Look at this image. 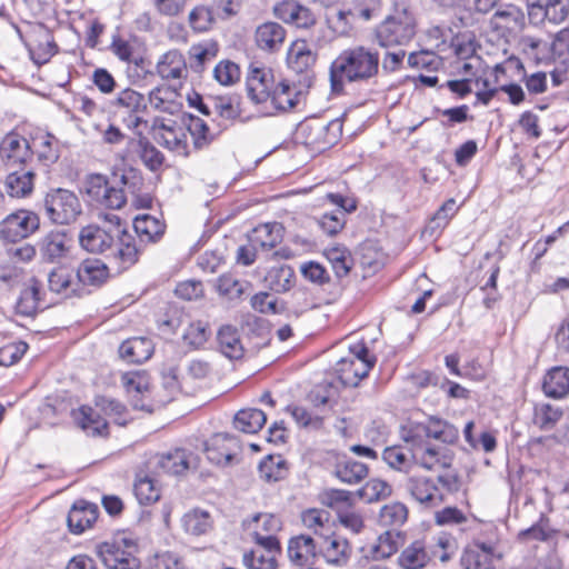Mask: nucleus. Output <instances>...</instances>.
<instances>
[{"mask_svg":"<svg viewBox=\"0 0 569 569\" xmlns=\"http://www.w3.org/2000/svg\"><path fill=\"white\" fill-rule=\"evenodd\" d=\"M380 71V52L368 46H355L342 50L330 63L329 79L331 92L340 94L345 86L368 84Z\"/></svg>","mask_w":569,"mask_h":569,"instance_id":"obj_1","label":"nucleus"},{"mask_svg":"<svg viewBox=\"0 0 569 569\" xmlns=\"http://www.w3.org/2000/svg\"><path fill=\"white\" fill-rule=\"evenodd\" d=\"M460 487L456 472L446 471L436 478L411 476L407 479L405 488L410 497L423 508L440 506L447 493L458 491Z\"/></svg>","mask_w":569,"mask_h":569,"instance_id":"obj_2","label":"nucleus"},{"mask_svg":"<svg viewBox=\"0 0 569 569\" xmlns=\"http://www.w3.org/2000/svg\"><path fill=\"white\" fill-rule=\"evenodd\" d=\"M32 151L29 141L17 132H9L0 142V158L7 168V178H36L37 171L28 164Z\"/></svg>","mask_w":569,"mask_h":569,"instance_id":"obj_3","label":"nucleus"},{"mask_svg":"<svg viewBox=\"0 0 569 569\" xmlns=\"http://www.w3.org/2000/svg\"><path fill=\"white\" fill-rule=\"evenodd\" d=\"M110 108L128 129L141 137L140 127L148 126V122L143 119L148 109V100L144 94L134 89L126 88L110 101Z\"/></svg>","mask_w":569,"mask_h":569,"instance_id":"obj_4","label":"nucleus"},{"mask_svg":"<svg viewBox=\"0 0 569 569\" xmlns=\"http://www.w3.org/2000/svg\"><path fill=\"white\" fill-rule=\"evenodd\" d=\"M96 550L108 569H139L140 567V561L136 557L138 545L131 538L116 537L97 545Z\"/></svg>","mask_w":569,"mask_h":569,"instance_id":"obj_5","label":"nucleus"},{"mask_svg":"<svg viewBox=\"0 0 569 569\" xmlns=\"http://www.w3.org/2000/svg\"><path fill=\"white\" fill-rule=\"evenodd\" d=\"M415 33V20L406 9L388 16L375 30L376 40L382 48L403 46L413 38Z\"/></svg>","mask_w":569,"mask_h":569,"instance_id":"obj_6","label":"nucleus"},{"mask_svg":"<svg viewBox=\"0 0 569 569\" xmlns=\"http://www.w3.org/2000/svg\"><path fill=\"white\" fill-rule=\"evenodd\" d=\"M451 545L452 541L449 538H439L437 546L443 551L437 555V551L425 539H416L402 549L398 556L397 563L401 569H425L435 557H439L441 561H448L451 558V553L447 550Z\"/></svg>","mask_w":569,"mask_h":569,"instance_id":"obj_7","label":"nucleus"},{"mask_svg":"<svg viewBox=\"0 0 569 569\" xmlns=\"http://www.w3.org/2000/svg\"><path fill=\"white\" fill-rule=\"evenodd\" d=\"M46 214L52 223L69 224L81 214L78 197L67 189L58 188L49 191L44 198Z\"/></svg>","mask_w":569,"mask_h":569,"instance_id":"obj_8","label":"nucleus"},{"mask_svg":"<svg viewBox=\"0 0 569 569\" xmlns=\"http://www.w3.org/2000/svg\"><path fill=\"white\" fill-rule=\"evenodd\" d=\"M81 180L79 189L88 197L91 203L109 209H120L126 203L123 186L128 180Z\"/></svg>","mask_w":569,"mask_h":569,"instance_id":"obj_9","label":"nucleus"},{"mask_svg":"<svg viewBox=\"0 0 569 569\" xmlns=\"http://www.w3.org/2000/svg\"><path fill=\"white\" fill-rule=\"evenodd\" d=\"M146 246L131 232L116 230V240L107 254L110 266L118 272L129 270L139 261Z\"/></svg>","mask_w":569,"mask_h":569,"instance_id":"obj_10","label":"nucleus"},{"mask_svg":"<svg viewBox=\"0 0 569 569\" xmlns=\"http://www.w3.org/2000/svg\"><path fill=\"white\" fill-rule=\"evenodd\" d=\"M423 437L452 445L459 438L458 429L446 420L431 417L427 425H409L401 430L403 441H416Z\"/></svg>","mask_w":569,"mask_h":569,"instance_id":"obj_11","label":"nucleus"},{"mask_svg":"<svg viewBox=\"0 0 569 569\" xmlns=\"http://www.w3.org/2000/svg\"><path fill=\"white\" fill-rule=\"evenodd\" d=\"M317 53L312 51L306 40H296L291 43L287 52L288 68L301 76L299 84L303 88H310L315 79V64Z\"/></svg>","mask_w":569,"mask_h":569,"instance_id":"obj_12","label":"nucleus"},{"mask_svg":"<svg viewBox=\"0 0 569 569\" xmlns=\"http://www.w3.org/2000/svg\"><path fill=\"white\" fill-rule=\"evenodd\" d=\"M39 227L40 218L36 212L20 209L8 214L0 222V238L16 242L33 234Z\"/></svg>","mask_w":569,"mask_h":569,"instance_id":"obj_13","label":"nucleus"},{"mask_svg":"<svg viewBox=\"0 0 569 569\" xmlns=\"http://www.w3.org/2000/svg\"><path fill=\"white\" fill-rule=\"evenodd\" d=\"M40 280L32 277L23 283L17 298L14 310L22 317H33L39 311L47 309L50 303Z\"/></svg>","mask_w":569,"mask_h":569,"instance_id":"obj_14","label":"nucleus"},{"mask_svg":"<svg viewBox=\"0 0 569 569\" xmlns=\"http://www.w3.org/2000/svg\"><path fill=\"white\" fill-rule=\"evenodd\" d=\"M501 556L497 542L476 539L466 547L460 561L463 569H493V559Z\"/></svg>","mask_w":569,"mask_h":569,"instance_id":"obj_15","label":"nucleus"},{"mask_svg":"<svg viewBox=\"0 0 569 569\" xmlns=\"http://www.w3.org/2000/svg\"><path fill=\"white\" fill-rule=\"evenodd\" d=\"M403 546V533L397 530H387L380 533L375 542L365 547V558L373 561L389 559Z\"/></svg>","mask_w":569,"mask_h":569,"instance_id":"obj_16","label":"nucleus"},{"mask_svg":"<svg viewBox=\"0 0 569 569\" xmlns=\"http://www.w3.org/2000/svg\"><path fill=\"white\" fill-rule=\"evenodd\" d=\"M69 248V234L62 229L47 232L38 242L39 253L47 262H58L68 254Z\"/></svg>","mask_w":569,"mask_h":569,"instance_id":"obj_17","label":"nucleus"},{"mask_svg":"<svg viewBox=\"0 0 569 569\" xmlns=\"http://www.w3.org/2000/svg\"><path fill=\"white\" fill-rule=\"evenodd\" d=\"M490 27L495 31L520 32L526 27V16L518 6L512 3L503 4L491 16Z\"/></svg>","mask_w":569,"mask_h":569,"instance_id":"obj_18","label":"nucleus"},{"mask_svg":"<svg viewBox=\"0 0 569 569\" xmlns=\"http://www.w3.org/2000/svg\"><path fill=\"white\" fill-rule=\"evenodd\" d=\"M114 240L116 233L96 224L83 227L79 233L80 246L92 253L109 252Z\"/></svg>","mask_w":569,"mask_h":569,"instance_id":"obj_19","label":"nucleus"},{"mask_svg":"<svg viewBox=\"0 0 569 569\" xmlns=\"http://www.w3.org/2000/svg\"><path fill=\"white\" fill-rule=\"evenodd\" d=\"M48 287L53 293L63 298L80 297L82 290L79 289L77 271L68 267L53 268L48 274Z\"/></svg>","mask_w":569,"mask_h":569,"instance_id":"obj_20","label":"nucleus"},{"mask_svg":"<svg viewBox=\"0 0 569 569\" xmlns=\"http://www.w3.org/2000/svg\"><path fill=\"white\" fill-rule=\"evenodd\" d=\"M319 556L315 539L309 535L292 537L288 543V557L296 567L313 566Z\"/></svg>","mask_w":569,"mask_h":569,"instance_id":"obj_21","label":"nucleus"},{"mask_svg":"<svg viewBox=\"0 0 569 569\" xmlns=\"http://www.w3.org/2000/svg\"><path fill=\"white\" fill-rule=\"evenodd\" d=\"M415 465L431 470L438 467L449 468L452 456L448 450H440L425 442L423 439L413 441Z\"/></svg>","mask_w":569,"mask_h":569,"instance_id":"obj_22","label":"nucleus"},{"mask_svg":"<svg viewBox=\"0 0 569 569\" xmlns=\"http://www.w3.org/2000/svg\"><path fill=\"white\" fill-rule=\"evenodd\" d=\"M237 448V439L233 436L221 432L214 435L206 443V455L210 462L218 466H226L232 460L234 449Z\"/></svg>","mask_w":569,"mask_h":569,"instance_id":"obj_23","label":"nucleus"},{"mask_svg":"<svg viewBox=\"0 0 569 569\" xmlns=\"http://www.w3.org/2000/svg\"><path fill=\"white\" fill-rule=\"evenodd\" d=\"M77 279L82 295L86 287H100L109 276L108 266L99 259H86L77 268Z\"/></svg>","mask_w":569,"mask_h":569,"instance_id":"obj_24","label":"nucleus"},{"mask_svg":"<svg viewBox=\"0 0 569 569\" xmlns=\"http://www.w3.org/2000/svg\"><path fill=\"white\" fill-rule=\"evenodd\" d=\"M286 36V29L280 23L268 21L257 27L254 40L259 49L276 52L282 47Z\"/></svg>","mask_w":569,"mask_h":569,"instance_id":"obj_25","label":"nucleus"},{"mask_svg":"<svg viewBox=\"0 0 569 569\" xmlns=\"http://www.w3.org/2000/svg\"><path fill=\"white\" fill-rule=\"evenodd\" d=\"M97 517L98 508L94 503L79 500L70 509L67 522L71 532L80 535L92 526Z\"/></svg>","mask_w":569,"mask_h":569,"instance_id":"obj_26","label":"nucleus"},{"mask_svg":"<svg viewBox=\"0 0 569 569\" xmlns=\"http://www.w3.org/2000/svg\"><path fill=\"white\" fill-rule=\"evenodd\" d=\"M246 89L249 99L256 103H264L271 99V76L269 72L253 68L246 81Z\"/></svg>","mask_w":569,"mask_h":569,"instance_id":"obj_27","label":"nucleus"},{"mask_svg":"<svg viewBox=\"0 0 569 569\" xmlns=\"http://www.w3.org/2000/svg\"><path fill=\"white\" fill-rule=\"evenodd\" d=\"M371 363L366 360L340 359L336 365V372L345 387H357L368 376Z\"/></svg>","mask_w":569,"mask_h":569,"instance_id":"obj_28","label":"nucleus"},{"mask_svg":"<svg viewBox=\"0 0 569 569\" xmlns=\"http://www.w3.org/2000/svg\"><path fill=\"white\" fill-rule=\"evenodd\" d=\"M156 70L163 80H176L187 78V63L179 50H169L163 53L157 62Z\"/></svg>","mask_w":569,"mask_h":569,"instance_id":"obj_29","label":"nucleus"},{"mask_svg":"<svg viewBox=\"0 0 569 569\" xmlns=\"http://www.w3.org/2000/svg\"><path fill=\"white\" fill-rule=\"evenodd\" d=\"M385 448L382 460L392 469L408 472L415 465L413 441Z\"/></svg>","mask_w":569,"mask_h":569,"instance_id":"obj_30","label":"nucleus"},{"mask_svg":"<svg viewBox=\"0 0 569 569\" xmlns=\"http://www.w3.org/2000/svg\"><path fill=\"white\" fill-rule=\"evenodd\" d=\"M153 353V343L149 338L133 337L119 347L120 357L129 363H142Z\"/></svg>","mask_w":569,"mask_h":569,"instance_id":"obj_31","label":"nucleus"},{"mask_svg":"<svg viewBox=\"0 0 569 569\" xmlns=\"http://www.w3.org/2000/svg\"><path fill=\"white\" fill-rule=\"evenodd\" d=\"M166 224L151 214H140L134 218V236L144 246L157 242L164 233Z\"/></svg>","mask_w":569,"mask_h":569,"instance_id":"obj_32","label":"nucleus"},{"mask_svg":"<svg viewBox=\"0 0 569 569\" xmlns=\"http://www.w3.org/2000/svg\"><path fill=\"white\" fill-rule=\"evenodd\" d=\"M74 422L89 436H107L108 422L94 409L82 406L72 412Z\"/></svg>","mask_w":569,"mask_h":569,"instance_id":"obj_33","label":"nucleus"},{"mask_svg":"<svg viewBox=\"0 0 569 569\" xmlns=\"http://www.w3.org/2000/svg\"><path fill=\"white\" fill-rule=\"evenodd\" d=\"M542 390L549 398L561 399L569 393V368L557 366L543 377Z\"/></svg>","mask_w":569,"mask_h":569,"instance_id":"obj_34","label":"nucleus"},{"mask_svg":"<svg viewBox=\"0 0 569 569\" xmlns=\"http://www.w3.org/2000/svg\"><path fill=\"white\" fill-rule=\"evenodd\" d=\"M302 88L303 87L300 84L299 88H297L287 80L280 81L272 90L270 99L271 104L274 109L280 111H288L296 108L300 102Z\"/></svg>","mask_w":569,"mask_h":569,"instance_id":"obj_35","label":"nucleus"},{"mask_svg":"<svg viewBox=\"0 0 569 569\" xmlns=\"http://www.w3.org/2000/svg\"><path fill=\"white\" fill-rule=\"evenodd\" d=\"M282 240V227L277 222H267L257 226L250 237L249 241L258 250H270L274 248Z\"/></svg>","mask_w":569,"mask_h":569,"instance_id":"obj_36","label":"nucleus"},{"mask_svg":"<svg viewBox=\"0 0 569 569\" xmlns=\"http://www.w3.org/2000/svg\"><path fill=\"white\" fill-rule=\"evenodd\" d=\"M217 339L219 350L226 358L239 360L243 357L244 348L237 328L230 325L222 326L217 333Z\"/></svg>","mask_w":569,"mask_h":569,"instance_id":"obj_37","label":"nucleus"},{"mask_svg":"<svg viewBox=\"0 0 569 569\" xmlns=\"http://www.w3.org/2000/svg\"><path fill=\"white\" fill-rule=\"evenodd\" d=\"M121 381L131 398L132 406L136 409H144L142 399L149 391L148 376L142 371H130L122 375Z\"/></svg>","mask_w":569,"mask_h":569,"instance_id":"obj_38","label":"nucleus"},{"mask_svg":"<svg viewBox=\"0 0 569 569\" xmlns=\"http://www.w3.org/2000/svg\"><path fill=\"white\" fill-rule=\"evenodd\" d=\"M368 466L351 458L339 459L335 466L336 477L348 485H357L368 476Z\"/></svg>","mask_w":569,"mask_h":569,"instance_id":"obj_39","label":"nucleus"},{"mask_svg":"<svg viewBox=\"0 0 569 569\" xmlns=\"http://www.w3.org/2000/svg\"><path fill=\"white\" fill-rule=\"evenodd\" d=\"M190 453L186 449L176 448L157 457V467L168 475H181L189 468Z\"/></svg>","mask_w":569,"mask_h":569,"instance_id":"obj_40","label":"nucleus"},{"mask_svg":"<svg viewBox=\"0 0 569 569\" xmlns=\"http://www.w3.org/2000/svg\"><path fill=\"white\" fill-rule=\"evenodd\" d=\"M459 209L460 206L457 204L453 198L448 199L430 218L425 227L423 234L429 237L439 236Z\"/></svg>","mask_w":569,"mask_h":569,"instance_id":"obj_41","label":"nucleus"},{"mask_svg":"<svg viewBox=\"0 0 569 569\" xmlns=\"http://www.w3.org/2000/svg\"><path fill=\"white\" fill-rule=\"evenodd\" d=\"M264 283L266 287L278 293L289 291L295 283V271L288 264L274 266L267 271Z\"/></svg>","mask_w":569,"mask_h":569,"instance_id":"obj_42","label":"nucleus"},{"mask_svg":"<svg viewBox=\"0 0 569 569\" xmlns=\"http://www.w3.org/2000/svg\"><path fill=\"white\" fill-rule=\"evenodd\" d=\"M266 413L257 408H248L239 410L233 419L236 429L244 433H256L266 423Z\"/></svg>","mask_w":569,"mask_h":569,"instance_id":"obj_43","label":"nucleus"},{"mask_svg":"<svg viewBox=\"0 0 569 569\" xmlns=\"http://www.w3.org/2000/svg\"><path fill=\"white\" fill-rule=\"evenodd\" d=\"M321 553L328 563L343 566L350 556V545L347 539L333 536L327 540V546Z\"/></svg>","mask_w":569,"mask_h":569,"instance_id":"obj_44","label":"nucleus"},{"mask_svg":"<svg viewBox=\"0 0 569 569\" xmlns=\"http://www.w3.org/2000/svg\"><path fill=\"white\" fill-rule=\"evenodd\" d=\"M325 256L337 278H343L350 272L352 258L350 251L345 246L329 247L325 250Z\"/></svg>","mask_w":569,"mask_h":569,"instance_id":"obj_45","label":"nucleus"},{"mask_svg":"<svg viewBox=\"0 0 569 569\" xmlns=\"http://www.w3.org/2000/svg\"><path fill=\"white\" fill-rule=\"evenodd\" d=\"M563 411L560 407L541 403L535 407L533 423L541 430H551L560 421Z\"/></svg>","mask_w":569,"mask_h":569,"instance_id":"obj_46","label":"nucleus"},{"mask_svg":"<svg viewBox=\"0 0 569 569\" xmlns=\"http://www.w3.org/2000/svg\"><path fill=\"white\" fill-rule=\"evenodd\" d=\"M218 53V46L214 42L193 44L189 49L190 68L194 72H201L206 64L213 60Z\"/></svg>","mask_w":569,"mask_h":569,"instance_id":"obj_47","label":"nucleus"},{"mask_svg":"<svg viewBox=\"0 0 569 569\" xmlns=\"http://www.w3.org/2000/svg\"><path fill=\"white\" fill-rule=\"evenodd\" d=\"M181 522L184 531L193 536L203 535L211 528L210 515L199 509L187 512Z\"/></svg>","mask_w":569,"mask_h":569,"instance_id":"obj_48","label":"nucleus"},{"mask_svg":"<svg viewBox=\"0 0 569 569\" xmlns=\"http://www.w3.org/2000/svg\"><path fill=\"white\" fill-rule=\"evenodd\" d=\"M248 284L247 281H240L232 274H222L218 278L216 288L220 296L228 300H237L244 293Z\"/></svg>","mask_w":569,"mask_h":569,"instance_id":"obj_49","label":"nucleus"},{"mask_svg":"<svg viewBox=\"0 0 569 569\" xmlns=\"http://www.w3.org/2000/svg\"><path fill=\"white\" fill-rule=\"evenodd\" d=\"M279 553L263 551L261 548H253L243 553V565L247 569H274L276 557Z\"/></svg>","mask_w":569,"mask_h":569,"instance_id":"obj_50","label":"nucleus"},{"mask_svg":"<svg viewBox=\"0 0 569 569\" xmlns=\"http://www.w3.org/2000/svg\"><path fill=\"white\" fill-rule=\"evenodd\" d=\"M408 518V509L401 502H392L381 508L379 521L386 527H400Z\"/></svg>","mask_w":569,"mask_h":569,"instance_id":"obj_51","label":"nucleus"},{"mask_svg":"<svg viewBox=\"0 0 569 569\" xmlns=\"http://www.w3.org/2000/svg\"><path fill=\"white\" fill-rule=\"evenodd\" d=\"M188 21L194 32L201 33L212 28L214 16L209 7L200 4L190 11Z\"/></svg>","mask_w":569,"mask_h":569,"instance_id":"obj_52","label":"nucleus"},{"mask_svg":"<svg viewBox=\"0 0 569 569\" xmlns=\"http://www.w3.org/2000/svg\"><path fill=\"white\" fill-rule=\"evenodd\" d=\"M133 492L140 505H150L160 498V490L149 477L138 478L133 486Z\"/></svg>","mask_w":569,"mask_h":569,"instance_id":"obj_53","label":"nucleus"},{"mask_svg":"<svg viewBox=\"0 0 569 569\" xmlns=\"http://www.w3.org/2000/svg\"><path fill=\"white\" fill-rule=\"evenodd\" d=\"M287 411L299 427L318 430L323 426V419L320 416L313 415L302 406H288Z\"/></svg>","mask_w":569,"mask_h":569,"instance_id":"obj_54","label":"nucleus"},{"mask_svg":"<svg viewBox=\"0 0 569 569\" xmlns=\"http://www.w3.org/2000/svg\"><path fill=\"white\" fill-rule=\"evenodd\" d=\"M392 492L391 486L381 479L369 480L358 493L368 502L388 498Z\"/></svg>","mask_w":569,"mask_h":569,"instance_id":"obj_55","label":"nucleus"},{"mask_svg":"<svg viewBox=\"0 0 569 569\" xmlns=\"http://www.w3.org/2000/svg\"><path fill=\"white\" fill-rule=\"evenodd\" d=\"M213 77L220 84L231 86L240 79V68L230 60H222L214 67Z\"/></svg>","mask_w":569,"mask_h":569,"instance_id":"obj_56","label":"nucleus"},{"mask_svg":"<svg viewBox=\"0 0 569 569\" xmlns=\"http://www.w3.org/2000/svg\"><path fill=\"white\" fill-rule=\"evenodd\" d=\"M138 142L140 147V157L144 164L152 171L159 169L163 162L162 153L154 146H152L146 137H143L142 132Z\"/></svg>","mask_w":569,"mask_h":569,"instance_id":"obj_57","label":"nucleus"},{"mask_svg":"<svg viewBox=\"0 0 569 569\" xmlns=\"http://www.w3.org/2000/svg\"><path fill=\"white\" fill-rule=\"evenodd\" d=\"M53 137L47 134L40 139L39 148L37 149V161L42 168V173L47 172V168L54 163L58 158V151L52 147Z\"/></svg>","mask_w":569,"mask_h":569,"instance_id":"obj_58","label":"nucleus"},{"mask_svg":"<svg viewBox=\"0 0 569 569\" xmlns=\"http://www.w3.org/2000/svg\"><path fill=\"white\" fill-rule=\"evenodd\" d=\"M29 54L38 67L46 64L58 52V46L52 40L39 41L29 47Z\"/></svg>","mask_w":569,"mask_h":569,"instance_id":"obj_59","label":"nucleus"},{"mask_svg":"<svg viewBox=\"0 0 569 569\" xmlns=\"http://www.w3.org/2000/svg\"><path fill=\"white\" fill-rule=\"evenodd\" d=\"M188 130L193 138V144L197 149L204 148L212 140V137L209 134V128L207 123L199 117H190Z\"/></svg>","mask_w":569,"mask_h":569,"instance_id":"obj_60","label":"nucleus"},{"mask_svg":"<svg viewBox=\"0 0 569 569\" xmlns=\"http://www.w3.org/2000/svg\"><path fill=\"white\" fill-rule=\"evenodd\" d=\"M548 52L553 59H559L562 63H569V29L560 30L551 44H548Z\"/></svg>","mask_w":569,"mask_h":569,"instance_id":"obj_61","label":"nucleus"},{"mask_svg":"<svg viewBox=\"0 0 569 569\" xmlns=\"http://www.w3.org/2000/svg\"><path fill=\"white\" fill-rule=\"evenodd\" d=\"M28 345L24 341H14L0 348V366L10 367L17 363L27 352Z\"/></svg>","mask_w":569,"mask_h":569,"instance_id":"obj_62","label":"nucleus"},{"mask_svg":"<svg viewBox=\"0 0 569 569\" xmlns=\"http://www.w3.org/2000/svg\"><path fill=\"white\" fill-rule=\"evenodd\" d=\"M318 224L325 233L335 236L340 232L346 224L345 213L340 210L326 212L319 219Z\"/></svg>","mask_w":569,"mask_h":569,"instance_id":"obj_63","label":"nucleus"},{"mask_svg":"<svg viewBox=\"0 0 569 569\" xmlns=\"http://www.w3.org/2000/svg\"><path fill=\"white\" fill-rule=\"evenodd\" d=\"M149 569H183L179 557L171 551L154 553L148 560Z\"/></svg>","mask_w":569,"mask_h":569,"instance_id":"obj_64","label":"nucleus"}]
</instances>
